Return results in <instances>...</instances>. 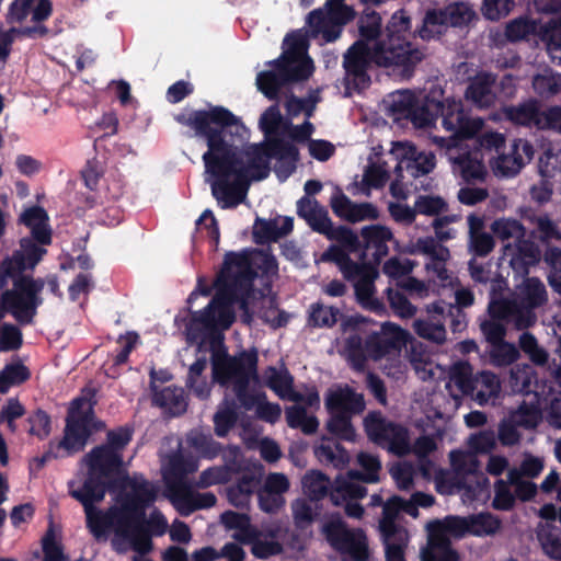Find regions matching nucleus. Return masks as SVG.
Wrapping results in <instances>:
<instances>
[{
  "instance_id": "f257e3e1",
  "label": "nucleus",
  "mask_w": 561,
  "mask_h": 561,
  "mask_svg": "<svg viewBox=\"0 0 561 561\" xmlns=\"http://www.w3.org/2000/svg\"><path fill=\"white\" fill-rule=\"evenodd\" d=\"M411 19L404 10L394 12L386 25V34L373 47L356 41L345 53L343 67L348 84L363 90L370 84L368 69L371 64L398 70L401 77L411 78L415 67L425 58L423 49L410 42Z\"/></svg>"
},
{
  "instance_id": "f03ea898",
  "label": "nucleus",
  "mask_w": 561,
  "mask_h": 561,
  "mask_svg": "<svg viewBox=\"0 0 561 561\" xmlns=\"http://www.w3.org/2000/svg\"><path fill=\"white\" fill-rule=\"evenodd\" d=\"M438 117L442 125L451 135L447 138L436 137L435 142L445 148V156L454 173L459 175H485L481 161V153L462 148L459 141L473 139L482 130L484 121L481 117H470L465 110L462 101L446 98L442 101L426 95L423 100L416 99L410 122L416 128L432 126Z\"/></svg>"
},
{
  "instance_id": "7ed1b4c3",
  "label": "nucleus",
  "mask_w": 561,
  "mask_h": 561,
  "mask_svg": "<svg viewBox=\"0 0 561 561\" xmlns=\"http://www.w3.org/2000/svg\"><path fill=\"white\" fill-rule=\"evenodd\" d=\"M175 119L206 140L207 151L202 157L206 175H244L240 172L242 154L226 139L230 135L232 141L243 140L247 127L240 117L225 106L208 104L206 110L179 114Z\"/></svg>"
},
{
  "instance_id": "20e7f679",
  "label": "nucleus",
  "mask_w": 561,
  "mask_h": 561,
  "mask_svg": "<svg viewBox=\"0 0 561 561\" xmlns=\"http://www.w3.org/2000/svg\"><path fill=\"white\" fill-rule=\"evenodd\" d=\"M262 275H276L278 263L276 257L260 251L254 260L245 253L227 252L222 266L216 276L214 287L219 296L229 304H238L242 311V321L251 324L253 313L250 310V298L254 294V280Z\"/></svg>"
},
{
  "instance_id": "39448f33",
  "label": "nucleus",
  "mask_w": 561,
  "mask_h": 561,
  "mask_svg": "<svg viewBox=\"0 0 561 561\" xmlns=\"http://www.w3.org/2000/svg\"><path fill=\"white\" fill-rule=\"evenodd\" d=\"M376 321L360 314L345 317L341 330L350 333L344 347L353 368L362 370L367 359L380 360L383 357L400 352L411 339L410 333L392 322L381 324L380 331L369 330Z\"/></svg>"
},
{
  "instance_id": "423d86ee",
  "label": "nucleus",
  "mask_w": 561,
  "mask_h": 561,
  "mask_svg": "<svg viewBox=\"0 0 561 561\" xmlns=\"http://www.w3.org/2000/svg\"><path fill=\"white\" fill-rule=\"evenodd\" d=\"M210 364L213 382L221 387L233 386V392L242 408L252 410L266 399L265 392L250 391L251 379L257 378L259 355L255 348L241 351L231 356L220 334L210 339Z\"/></svg>"
},
{
  "instance_id": "0eeeda50",
  "label": "nucleus",
  "mask_w": 561,
  "mask_h": 561,
  "mask_svg": "<svg viewBox=\"0 0 561 561\" xmlns=\"http://www.w3.org/2000/svg\"><path fill=\"white\" fill-rule=\"evenodd\" d=\"M324 408L329 415L324 424L325 431L337 440L355 442L353 419L366 409L364 394L348 385H339L327 391Z\"/></svg>"
},
{
  "instance_id": "6e6552de",
  "label": "nucleus",
  "mask_w": 561,
  "mask_h": 561,
  "mask_svg": "<svg viewBox=\"0 0 561 561\" xmlns=\"http://www.w3.org/2000/svg\"><path fill=\"white\" fill-rule=\"evenodd\" d=\"M91 398L77 397L70 402L66 416L64 437L56 443L57 450H61L67 457L84 449L93 432L94 405Z\"/></svg>"
},
{
  "instance_id": "1a4fd4ad",
  "label": "nucleus",
  "mask_w": 561,
  "mask_h": 561,
  "mask_svg": "<svg viewBox=\"0 0 561 561\" xmlns=\"http://www.w3.org/2000/svg\"><path fill=\"white\" fill-rule=\"evenodd\" d=\"M321 533L330 547L353 561H368L369 547L362 528H348L339 513L331 514L322 524Z\"/></svg>"
},
{
  "instance_id": "9d476101",
  "label": "nucleus",
  "mask_w": 561,
  "mask_h": 561,
  "mask_svg": "<svg viewBox=\"0 0 561 561\" xmlns=\"http://www.w3.org/2000/svg\"><path fill=\"white\" fill-rule=\"evenodd\" d=\"M368 438L399 457L411 453L410 435L405 426L388 421L380 412H369L364 419Z\"/></svg>"
},
{
  "instance_id": "9b49d317",
  "label": "nucleus",
  "mask_w": 561,
  "mask_h": 561,
  "mask_svg": "<svg viewBox=\"0 0 561 561\" xmlns=\"http://www.w3.org/2000/svg\"><path fill=\"white\" fill-rule=\"evenodd\" d=\"M46 245L37 243L33 237H23L19 249L0 262V289L8 287L10 277L19 276L25 271H33L46 255Z\"/></svg>"
},
{
  "instance_id": "f8f14e48",
  "label": "nucleus",
  "mask_w": 561,
  "mask_h": 561,
  "mask_svg": "<svg viewBox=\"0 0 561 561\" xmlns=\"http://www.w3.org/2000/svg\"><path fill=\"white\" fill-rule=\"evenodd\" d=\"M476 13L468 3L454 2L443 9H432L425 13L421 27L415 33L428 41L442 33V27H462L468 25Z\"/></svg>"
},
{
  "instance_id": "ddd939ff",
  "label": "nucleus",
  "mask_w": 561,
  "mask_h": 561,
  "mask_svg": "<svg viewBox=\"0 0 561 561\" xmlns=\"http://www.w3.org/2000/svg\"><path fill=\"white\" fill-rule=\"evenodd\" d=\"M274 70H264L256 76L257 90L271 101H277L280 90L291 82H300L310 77V70L305 62L298 67H288L277 61V59L267 62Z\"/></svg>"
},
{
  "instance_id": "4468645a",
  "label": "nucleus",
  "mask_w": 561,
  "mask_h": 561,
  "mask_svg": "<svg viewBox=\"0 0 561 561\" xmlns=\"http://www.w3.org/2000/svg\"><path fill=\"white\" fill-rule=\"evenodd\" d=\"M117 489L130 488L133 494H127L121 502V505L134 524L146 522V508L150 506L157 499L156 488L146 479L138 480L136 477L130 478L128 473L117 477Z\"/></svg>"
},
{
  "instance_id": "2eb2a0df",
  "label": "nucleus",
  "mask_w": 561,
  "mask_h": 561,
  "mask_svg": "<svg viewBox=\"0 0 561 561\" xmlns=\"http://www.w3.org/2000/svg\"><path fill=\"white\" fill-rule=\"evenodd\" d=\"M389 157L394 163V175H427L436 165L432 151L420 150L412 142H396Z\"/></svg>"
},
{
  "instance_id": "dca6fc26",
  "label": "nucleus",
  "mask_w": 561,
  "mask_h": 561,
  "mask_svg": "<svg viewBox=\"0 0 561 561\" xmlns=\"http://www.w3.org/2000/svg\"><path fill=\"white\" fill-rule=\"evenodd\" d=\"M84 513L87 527L98 541L105 540L112 528L117 536L127 535L134 525L122 505L111 506L106 511L95 506Z\"/></svg>"
},
{
  "instance_id": "f3484780",
  "label": "nucleus",
  "mask_w": 561,
  "mask_h": 561,
  "mask_svg": "<svg viewBox=\"0 0 561 561\" xmlns=\"http://www.w3.org/2000/svg\"><path fill=\"white\" fill-rule=\"evenodd\" d=\"M457 215H443L433 220L432 227L435 231V238L424 237L419 238L414 244V249L410 251L411 254H425L431 257L432 261L437 262L442 265L450 257L449 249L440 242L448 241L455 238V231L453 229H445L449 224L458 220Z\"/></svg>"
},
{
  "instance_id": "a211bd4d",
  "label": "nucleus",
  "mask_w": 561,
  "mask_h": 561,
  "mask_svg": "<svg viewBox=\"0 0 561 561\" xmlns=\"http://www.w3.org/2000/svg\"><path fill=\"white\" fill-rule=\"evenodd\" d=\"M230 305L219 296L217 291L210 302L203 310L192 313L191 320L186 325V340L190 343H198L197 351H201L206 341L207 332L215 329L219 320H224L225 306Z\"/></svg>"
},
{
  "instance_id": "6ab92c4d",
  "label": "nucleus",
  "mask_w": 561,
  "mask_h": 561,
  "mask_svg": "<svg viewBox=\"0 0 561 561\" xmlns=\"http://www.w3.org/2000/svg\"><path fill=\"white\" fill-rule=\"evenodd\" d=\"M359 236L362 242L359 260H369L376 267L389 254V242L396 247L399 245L391 229L379 224L363 227Z\"/></svg>"
},
{
  "instance_id": "aec40b11",
  "label": "nucleus",
  "mask_w": 561,
  "mask_h": 561,
  "mask_svg": "<svg viewBox=\"0 0 561 561\" xmlns=\"http://www.w3.org/2000/svg\"><path fill=\"white\" fill-rule=\"evenodd\" d=\"M456 383L462 393L470 394L479 405L497 398L501 391L497 375L489 370H482L474 376L461 370L456 375Z\"/></svg>"
},
{
  "instance_id": "412c9836",
  "label": "nucleus",
  "mask_w": 561,
  "mask_h": 561,
  "mask_svg": "<svg viewBox=\"0 0 561 561\" xmlns=\"http://www.w3.org/2000/svg\"><path fill=\"white\" fill-rule=\"evenodd\" d=\"M265 178H206L221 208H234L244 202L250 184Z\"/></svg>"
},
{
  "instance_id": "4be33fe9",
  "label": "nucleus",
  "mask_w": 561,
  "mask_h": 561,
  "mask_svg": "<svg viewBox=\"0 0 561 561\" xmlns=\"http://www.w3.org/2000/svg\"><path fill=\"white\" fill-rule=\"evenodd\" d=\"M535 154L534 146L523 138H515L507 151L500 153L492 162L494 175H517Z\"/></svg>"
},
{
  "instance_id": "5701e85b",
  "label": "nucleus",
  "mask_w": 561,
  "mask_h": 561,
  "mask_svg": "<svg viewBox=\"0 0 561 561\" xmlns=\"http://www.w3.org/2000/svg\"><path fill=\"white\" fill-rule=\"evenodd\" d=\"M89 471L106 480L126 473L124 457L104 444L93 447L84 457Z\"/></svg>"
},
{
  "instance_id": "b1692460",
  "label": "nucleus",
  "mask_w": 561,
  "mask_h": 561,
  "mask_svg": "<svg viewBox=\"0 0 561 561\" xmlns=\"http://www.w3.org/2000/svg\"><path fill=\"white\" fill-rule=\"evenodd\" d=\"M117 484L118 480L116 478L106 480L89 471L81 488L77 490L70 488L69 494L82 504L84 511H88L95 507L96 503L102 502L107 491L117 490Z\"/></svg>"
},
{
  "instance_id": "393cba45",
  "label": "nucleus",
  "mask_w": 561,
  "mask_h": 561,
  "mask_svg": "<svg viewBox=\"0 0 561 561\" xmlns=\"http://www.w3.org/2000/svg\"><path fill=\"white\" fill-rule=\"evenodd\" d=\"M496 76L488 71H479L469 79L465 99L479 110L492 107L496 102L494 85Z\"/></svg>"
},
{
  "instance_id": "a878e982",
  "label": "nucleus",
  "mask_w": 561,
  "mask_h": 561,
  "mask_svg": "<svg viewBox=\"0 0 561 561\" xmlns=\"http://www.w3.org/2000/svg\"><path fill=\"white\" fill-rule=\"evenodd\" d=\"M19 225L26 227L31 236L42 245H50L53 242V230L49 225L47 211L38 205L25 208L19 216Z\"/></svg>"
},
{
  "instance_id": "bb28decb",
  "label": "nucleus",
  "mask_w": 561,
  "mask_h": 561,
  "mask_svg": "<svg viewBox=\"0 0 561 561\" xmlns=\"http://www.w3.org/2000/svg\"><path fill=\"white\" fill-rule=\"evenodd\" d=\"M293 229L294 219L288 216H278L274 219L256 218L253 226V239L256 244L264 245L288 236Z\"/></svg>"
},
{
  "instance_id": "cd10ccee",
  "label": "nucleus",
  "mask_w": 561,
  "mask_h": 561,
  "mask_svg": "<svg viewBox=\"0 0 561 561\" xmlns=\"http://www.w3.org/2000/svg\"><path fill=\"white\" fill-rule=\"evenodd\" d=\"M297 215L305 219L313 231L323 236H327L333 226L328 210L307 196L297 202Z\"/></svg>"
},
{
  "instance_id": "c85d7f7f",
  "label": "nucleus",
  "mask_w": 561,
  "mask_h": 561,
  "mask_svg": "<svg viewBox=\"0 0 561 561\" xmlns=\"http://www.w3.org/2000/svg\"><path fill=\"white\" fill-rule=\"evenodd\" d=\"M240 172L245 175H268L271 171L272 153L270 142H261L250 146L244 151Z\"/></svg>"
},
{
  "instance_id": "c756f323",
  "label": "nucleus",
  "mask_w": 561,
  "mask_h": 561,
  "mask_svg": "<svg viewBox=\"0 0 561 561\" xmlns=\"http://www.w3.org/2000/svg\"><path fill=\"white\" fill-rule=\"evenodd\" d=\"M151 390L153 392V403L171 415L179 416L186 411L187 402L183 388L178 386H168L158 390L156 385L151 383Z\"/></svg>"
},
{
  "instance_id": "7c9ffc66",
  "label": "nucleus",
  "mask_w": 561,
  "mask_h": 561,
  "mask_svg": "<svg viewBox=\"0 0 561 561\" xmlns=\"http://www.w3.org/2000/svg\"><path fill=\"white\" fill-rule=\"evenodd\" d=\"M284 45H286V49L278 58H276L277 61L283 62L288 67H298L306 62L311 76L314 67L312 60L306 56V39L300 34L291 33L285 37Z\"/></svg>"
},
{
  "instance_id": "2f4dec72",
  "label": "nucleus",
  "mask_w": 561,
  "mask_h": 561,
  "mask_svg": "<svg viewBox=\"0 0 561 561\" xmlns=\"http://www.w3.org/2000/svg\"><path fill=\"white\" fill-rule=\"evenodd\" d=\"M505 118L514 125L524 127L538 128L540 115V105L536 99H528L527 101L517 105H508L503 108Z\"/></svg>"
},
{
  "instance_id": "473e14b6",
  "label": "nucleus",
  "mask_w": 561,
  "mask_h": 561,
  "mask_svg": "<svg viewBox=\"0 0 561 561\" xmlns=\"http://www.w3.org/2000/svg\"><path fill=\"white\" fill-rule=\"evenodd\" d=\"M377 277L378 270L357 279L354 284L355 297L364 309L377 314H383L386 312L385 305L380 299L375 297L374 282Z\"/></svg>"
},
{
  "instance_id": "72a5a7b5",
  "label": "nucleus",
  "mask_w": 561,
  "mask_h": 561,
  "mask_svg": "<svg viewBox=\"0 0 561 561\" xmlns=\"http://www.w3.org/2000/svg\"><path fill=\"white\" fill-rule=\"evenodd\" d=\"M3 299L9 307V313L20 325L32 324L36 316L33 305L28 302L24 294L13 286L12 289L3 288Z\"/></svg>"
},
{
  "instance_id": "f704fd0d",
  "label": "nucleus",
  "mask_w": 561,
  "mask_h": 561,
  "mask_svg": "<svg viewBox=\"0 0 561 561\" xmlns=\"http://www.w3.org/2000/svg\"><path fill=\"white\" fill-rule=\"evenodd\" d=\"M266 386L280 399L301 400L302 393L295 391L294 377L286 367L277 369L270 366L267 369Z\"/></svg>"
},
{
  "instance_id": "c9c22d12",
  "label": "nucleus",
  "mask_w": 561,
  "mask_h": 561,
  "mask_svg": "<svg viewBox=\"0 0 561 561\" xmlns=\"http://www.w3.org/2000/svg\"><path fill=\"white\" fill-rule=\"evenodd\" d=\"M187 445L204 459L213 460L224 454L225 448L221 443L214 439L210 433L202 430H191L186 435Z\"/></svg>"
},
{
  "instance_id": "e433bc0d",
  "label": "nucleus",
  "mask_w": 561,
  "mask_h": 561,
  "mask_svg": "<svg viewBox=\"0 0 561 561\" xmlns=\"http://www.w3.org/2000/svg\"><path fill=\"white\" fill-rule=\"evenodd\" d=\"M207 368L206 356L197 357L188 367L185 386L198 399L206 400L210 396L211 386L207 381L204 371Z\"/></svg>"
},
{
  "instance_id": "4c0bfd02",
  "label": "nucleus",
  "mask_w": 561,
  "mask_h": 561,
  "mask_svg": "<svg viewBox=\"0 0 561 561\" xmlns=\"http://www.w3.org/2000/svg\"><path fill=\"white\" fill-rule=\"evenodd\" d=\"M272 159L280 163V169L286 175H290L299 161V150L290 141L283 138H273L268 140Z\"/></svg>"
},
{
  "instance_id": "58836bf2",
  "label": "nucleus",
  "mask_w": 561,
  "mask_h": 561,
  "mask_svg": "<svg viewBox=\"0 0 561 561\" xmlns=\"http://www.w3.org/2000/svg\"><path fill=\"white\" fill-rule=\"evenodd\" d=\"M198 469V461L192 455L182 453L173 454L168 463L164 474L165 483L182 482L187 483L185 478L190 473H194Z\"/></svg>"
},
{
  "instance_id": "ea45409f",
  "label": "nucleus",
  "mask_w": 561,
  "mask_h": 561,
  "mask_svg": "<svg viewBox=\"0 0 561 561\" xmlns=\"http://www.w3.org/2000/svg\"><path fill=\"white\" fill-rule=\"evenodd\" d=\"M467 534H469L468 516H447L443 520L436 519L428 524V536L433 538L435 536L449 538V535L461 538Z\"/></svg>"
},
{
  "instance_id": "a19ab883",
  "label": "nucleus",
  "mask_w": 561,
  "mask_h": 561,
  "mask_svg": "<svg viewBox=\"0 0 561 561\" xmlns=\"http://www.w3.org/2000/svg\"><path fill=\"white\" fill-rule=\"evenodd\" d=\"M355 479H337L330 492V501L334 506H342L347 500H359L367 495V488Z\"/></svg>"
},
{
  "instance_id": "79ce46f5",
  "label": "nucleus",
  "mask_w": 561,
  "mask_h": 561,
  "mask_svg": "<svg viewBox=\"0 0 561 561\" xmlns=\"http://www.w3.org/2000/svg\"><path fill=\"white\" fill-rule=\"evenodd\" d=\"M548 300V295L543 283L538 277H527L519 287V293L515 301L526 305L530 308H539Z\"/></svg>"
},
{
  "instance_id": "37998d69",
  "label": "nucleus",
  "mask_w": 561,
  "mask_h": 561,
  "mask_svg": "<svg viewBox=\"0 0 561 561\" xmlns=\"http://www.w3.org/2000/svg\"><path fill=\"white\" fill-rule=\"evenodd\" d=\"M314 455L321 463L343 467L348 461L346 449L336 442L322 436L321 444L314 447Z\"/></svg>"
},
{
  "instance_id": "c03bdc74",
  "label": "nucleus",
  "mask_w": 561,
  "mask_h": 561,
  "mask_svg": "<svg viewBox=\"0 0 561 561\" xmlns=\"http://www.w3.org/2000/svg\"><path fill=\"white\" fill-rule=\"evenodd\" d=\"M168 497L182 516H188L195 505L194 492L188 483L169 482L167 485Z\"/></svg>"
},
{
  "instance_id": "a18cd8bd",
  "label": "nucleus",
  "mask_w": 561,
  "mask_h": 561,
  "mask_svg": "<svg viewBox=\"0 0 561 561\" xmlns=\"http://www.w3.org/2000/svg\"><path fill=\"white\" fill-rule=\"evenodd\" d=\"M342 313L337 307L325 306L320 301L313 302L309 307L307 323L312 328H333Z\"/></svg>"
},
{
  "instance_id": "49530a36",
  "label": "nucleus",
  "mask_w": 561,
  "mask_h": 561,
  "mask_svg": "<svg viewBox=\"0 0 561 561\" xmlns=\"http://www.w3.org/2000/svg\"><path fill=\"white\" fill-rule=\"evenodd\" d=\"M422 561H459V554L451 548L449 538L428 536V549L423 552Z\"/></svg>"
},
{
  "instance_id": "de8ad7c7",
  "label": "nucleus",
  "mask_w": 561,
  "mask_h": 561,
  "mask_svg": "<svg viewBox=\"0 0 561 561\" xmlns=\"http://www.w3.org/2000/svg\"><path fill=\"white\" fill-rule=\"evenodd\" d=\"M359 39L365 43L377 42L385 37L386 31H381V16L374 10H365L358 19Z\"/></svg>"
},
{
  "instance_id": "09e8293b",
  "label": "nucleus",
  "mask_w": 561,
  "mask_h": 561,
  "mask_svg": "<svg viewBox=\"0 0 561 561\" xmlns=\"http://www.w3.org/2000/svg\"><path fill=\"white\" fill-rule=\"evenodd\" d=\"M357 462L364 471L350 470L347 472L348 478L366 483H376L379 481L381 462L377 456L362 451L357 455Z\"/></svg>"
},
{
  "instance_id": "8fccbe9b",
  "label": "nucleus",
  "mask_w": 561,
  "mask_h": 561,
  "mask_svg": "<svg viewBox=\"0 0 561 561\" xmlns=\"http://www.w3.org/2000/svg\"><path fill=\"white\" fill-rule=\"evenodd\" d=\"M304 489L311 501H320L332 490L329 478L320 471H311L304 478Z\"/></svg>"
},
{
  "instance_id": "3c124183",
  "label": "nucleus",
  "mask_w": 561,
  "mask_h": 561,
  "mask_svg": "<svg viewBox=\"0 0 561 561\" xmlns=\"http://www.w3.org/2000/svg\"><path fill=\"white\" fill-rule=\"evenodd\" d=\"M469 535L483 537L491 536L501 528V520L491 513L469 515Z\"/></svg>"
},
{
  "instance_id": "603ef678",
  "label": "nucleus",
  "mask_w": 561,
  "mask_h": 561,
  "mask_svg": "<svg viewBox=\"0 0 561 561\" xmlns=\"http://www.w3.org/2000/svg\"><path fill=\"white\" fill-rule=\"evenodd\" d=\"M358 236L352 228L347 226H332L325 238L331 241H335L342 248L348 250V252L358 253L362 248V242Z\"/></svg>"
},
{
  "instance_id": "864d4df0",
  "label": "nucleus",
  "mask_w": 561,
  "mask_h": 561,
  "mask_svg": "<svg viewBox=\"0 0 561 561\" xmlns=\"http://www.w3.org/2000/svg\"><path fill=\"white\" fill-rule=\"evenodd\" d=\"M416 96L409 90L397 91L390 95L389 112L397 119L411 118Z\"/></svg>"
},
{
  "instance_id": "5fc2aeb1",
  "label": "nucleus",
  "mask_w": 561,
  "mask_h": 561,
  "mask_svg": "<svg viewBox=\"0 0 561 561\" xmlns=\"http://www.w3.org/2000/svg\"><path fill=\"white\" fill-rule=\"evenodd\" d=\"M450 465L457 474H476L480 469V461L472 451L451 450Z\"/></svg>"
},
{
  "instance_id": "6e6d98bb",
  "label": "nucleus",
  "mask_w": 561,
  "mask_h": 561,
  "mask_svg": "<svg viewBox=\"0 0 561 561\" xmlns=\"http://www.w3.org/2000/svg\"><path fill=\"white\" fill-rule=\"evenodd\" d=\"M318 505L313 507L306 499H297L291 503L294 524L298 529H306L318 519L319 513L316 512Z\"/></svg>"
},
{
  "instance_id": "4d7b16f0",
  "label": "nucleus",
  "mask_w": 561,
  "mask_h": 561,
  "mask_svg": "<svg viewBox=\"0 0 561 561\" xmlns=\"http://www.w3.org/2000/svg\"><path fill=\"white\" fill-rule=\"evenodd\" d=\"M489 354L491 363L497 367L510 366L520 356L518 348L505 340L491 345Z\"/></svg>"
},
{
  "instance_id": "13d9d810",
  "label": "nucleus",
  "mask_w": 561,
  "mask_h": 561,
  "mask_svg": "<svg viewBox=\"0 0 561 561\" xmlns=\"http://www.w3.org/2000/svg\"><path fill=\"white\" fill-rule=\"evenodd\" d=\"M539 24L529 18H518L507 23L505 36L510 42H518L527 38L529 35L538 33Z\"/></svg>"
},
{
  "instance_id": "bf43d9fd",
  "label": "nucleus",
  "mask_w": 561,
  "mask_h": 561,
  "mask_svg": "<svg viewBox=\"0 0 561 561\" xmlns=\"http://www.w3.org/2000/svg\"><path fill=\"white\" fill-rule=\"evenodd\" d=\"M416 215L440 217L448 210L447 202L438 195H419L414 202Z\"/></svg>"
},
{
  "instance_id": "052dcab7",
  "label": "nucleus",
  "mask_w": 561,
  "mask_h": 561,
  "mask_svg": "<svg viewBox=\"0 0 561 561\" xmlns=\"http://www.w3.org/2000/svg\"><path fill=\"white\" fill-rule=\"evenodd\" d=\"M535 92L542 99H550L561 89V76L553 72L536 75L533 79Z\"/></svg>"
},
{
  "instance_id": "680f3d73",
  "label": "nucleus",
  "mask_w": 561,
  "mask_h": 561,
  "mask_svg": "<svg viewBox=\"0 0 561 561\" xmlns=\"http://www.w3.org/2000/svg\"><path fill=\"white\" fill-rule=\"evenodd\" d=\"M543 553L552 560L561 561V530L552 527L537 535Z\"/></svg>"
},
{
  "instance_id": "e2e57ef3",
  "label": "nucleus",
  "mask_w": 561,
  "mask_h": 561,
  "mask_svg": "<svg viewBox=\"0 0 561 561\" xmlns=\"http://www.w3.org/2000/svg\"><path fill=\"white\" fill-rule=\"evenodd\" d=\"M400 512L414 516L417 510L411 502L405 501L399 495H392L383 504L382 518H385L386 524L393 526V520L397 519Z\"/></svg>"
},
{
  "instance_id": "0e129e2a",
  "label": "nucleus",
  "mask_w": 561,
  "mask_h": 561,
  "mask_svg": "<svg viewBox=\"0 0 561 561\" xmlns=\"http://www.w3.org/2000/svg\"><path fill=\"white\" fill-rule=\"evenodd\" d=\"M507 479L508 483L515 486V497L522 502H529L537 495V484L531 481L523 480L522 472H517V468L508 470Z\"/></svg>"
},
{
  "instance_id": "69168bd1",
  "label": "nucleus",
  "mask_w": 561,
  "mask_h": 561,
  "mask_svg": "<svg viewBox=\"0 0 561 561\" xmlns=\"http://www.w3.org/2000/svg\"><path fill=\"white\" fill-rule=\"evenodd\" d=\"M387 299L393 313L402 319H410L415 316L416 307L413 306L407 296L391 287L386 289Z\"/></svg>"
},
{
  "instance_id": "338daca9",
  "label": "nucleus",
  "mask_w": 561,
  "mask_h": 561,
  "mask_svg": "<svg viewBox=\"0 0 561 561\" xmlns=\"http://www.w3.org/2000/svg\"><path fill=\"white\" fill-rule=\"evenodd\" d=\"M134 427L130 425H123L110 430L106 433V442L104 445L110 449L123 455L125 448L133 440Z\"/></svg>"
},
{
  "instance_id": "774afa93",
  "label": "nucleus",
  "mask_w": 561,
  "mask_h": 561,
  "mask_svg": "<svg viewBox=\"0 0 561 561\" xmlns=\"http://www.w3.org/2000/svg\"><path fill=\"white\" fill-rule=\"evenodd\" d=\"M414 332L422 339L443 344L446 341V330L442 322L433 323L426 320H415Z\"/></svg>"
}]
</instances>
